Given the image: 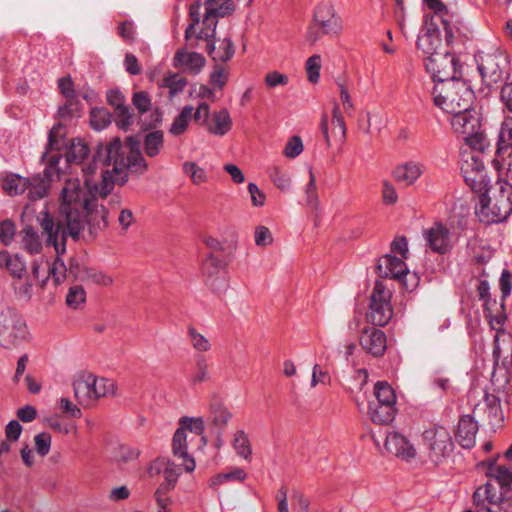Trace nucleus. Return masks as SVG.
Listing matches in <instances>:
<instances>
[{
    "label": "nucleus",
    "instance_id": "nucleus-1",
    "mask_svg": "<svg viewBox=\"0 0 512 512\" xmlns=\"http://www.w3.org/2000/svg\"><path fill=\"white\" fill-rule=\"evenodd\" d=\"M84 177V185L77 177L64 179L57 196L59 220H55L49 211L41 213L39 225L46 234V242L53 245L58 254L64 252L67 236L79 238L85 224L90 233H96L108 226V211L91 193L92 190L102 195L103 172L101 181H94L97 172V161L94 157L80 165Z\"/></svg>",
    "mask_w": 512,
    "mask_h": 512
},
{
    "label": "nucleus",
    "instance_id": "nucleus-2",
    "mask_svg": "<svg viewBox=\"0 0 512 512\" xmlns=\"http://www.w3.org/2000/svg\"><path fill=\"white\" fill-rule=\"evenodd\" d=\"M107 168L103 170L102 196L106 197L114 184H124L127 181V170L143 174L148 170V163L140 149V142L129 136L125 144L119 138H114L106 147Z\"/></svg>",
    "mask_w": 512,
    "mask_h": 512
},
{
    "label": "nucleus",
    "instance_id": "nucleus-3",
    "mask_svg": "<svg viewBox=\"0 0 512 512\" xmlns=\"http://www.w3.org/2000/svg\"><path fill=\"white\" fill-rule=\"evenodd\" d=\"M421 442L428 462L435 467L449 466L458 458L453 432L448 425L429 424L421 433Z\"/></svg>",
    "mask_w": 512,
    "mask_h": 512
},
{
    "label": "nucleus",
    "instance_id": "nucleus-4",
    "mask_svg": "<svg viewBox=\"0 0 512 512\" xmlns=\"http://www.w3.org/2000/svg\"><path fill=\"white\" fill-rule=\"evenodd\" d=\"M512 214V184L497 179L494 186L479 198L476 215L486 224L505 221Z\"/></svg>",
    "mask_w": 512,
    "mask_h": 512
},
{
    "label": "nucleus",
    "instance_id": "nucleus-5",
    "mask_svg": "<svg viewBox=\"0 0 512 512\" xmlns=\"http://www.w3.org/2000/svg\"><path fill=\"white\" fill-rule=\"evenodd\" d=\"M432 93L434 104L449 114L471 108L474 101L472 89L460 78L436 83Z\"/></svg>",
    "mask_w": 512,
    "mask_h": 512
},
{
    "label": "nucleus",
    "instance_id": "nucleus-6",
    "mask_svg": "<svg viewBox=\"0 0 512 512\" xmlns=\"http://www.w3.org/2000/svg\"><path fill=\"white\" fill-rule=\"evenodd\" d=\"M163 475L164 481L155 490L154 498L157 504V512H170L172 499L168 493L173 490L181 475L179 465L167 457H157L150 461L145 469V476L148 479H155Z\"/></svg>",
    "mask_w": 512,
    "mask_h": 512
},
{
    "label": "nucleus",
    "instance_id": "nucleus-7",
    "mask_svg": "<svg viewBox=\"0 0 512 512\" xmlns=\"http://www.w3.org/2000/svg\"><path fill=\"white\" fill-rule=\"evenodd\" d=\"M205 422L202 417H181L178 421V428L173 434L171 450L173 457L182 461L180 468L192 473L196 468V462L193 456L188 453L189 433L200 436L203 445H206V437L204 436Z\"/></svg>",
    "mask_w": 512,
    "mask_h": 512
},
{
    "label": "nucleus",
    "instance_id": "nucleus-8",
    "mask_svg": "<svg viewBox=\"0 0 512 512\" xmlns=\"http://www.w3.org/2000/svg\"><path fill=\"white\" fill-rule=\"evenodd\" d=\"M74 397L85 407L93 405L99 398L115 396L116 383L107 378H98L95 375L82 371L73 380Z\"/></svg>",
    "mask_w": 512,
    "mask_h": 512
},
{
    "label": "nucleus",
    "instance_id": "nucleus-9",
    "mask_svg": "<svg viewBox=\"0 0 512 512\" xmlns=\"http://www.w3.org/2000/svg\"><path fill=\"white\" fill-rule=\"evenodd\" d=\"M493 356L495 369L491 382L497 392L504 391L509 383L508 368L512 366V335L505 329L496 331Z\"/></svg>",
    "mask_w": 512,
    "mask_h": 512
},
{
    "label": "nucleus",
    "instance_id": "nucleus-10",
    "mask_svg": "<svg viewBox=\"0 0 512 512\" xmlns=\"http://www.w3.org/2000/svg\"><path fill=\"white\" fill-rule=\"evenodd\" d=\"M228 263L220 256L208 253L200 265V273L206 287L216 295L225 294L230 288Z\"/></svg>",
    "mask_w": 512,
    "mask_h": 512
},
{
    "label": "nucleus",
    "instance_id": "nucleus-11",
    "mask_svg": "<svg viewBox=\"0 0 512 512\" xmlns=\"http://www.w3.org/2000/svg\"><path fill=\"white\" fill-rule=\"evenodd\" d=\"M27 337V326L18 313L8 309L0 314V346L11 349L23 343Z\"/></svg>",
    "mask_w": 512,
    "mask_h": 512
},
{
    "label": "nucleus",
    "instance_id": "nucleus-12",
    "mask_svg": "<svg viewBox=\"0 0 512 512\" xmlns=\"http://www.w3.org/2000/svg\"><path fill=\"white\" fill-rule=\"evenodd\" d=\"M406 260L393 254H386L379 258L377 271L381 277L398 280L407 290H413L418 285V278L411 273Z\"/></svg>",
    "mask_w": 512,
    "mask_h": 512
},
{
    "label": "nucleus",
    "instance_id": "nucleus-13",
    "mask_svg": "<svg viewBox=\"0 0 512 512\" xmlns=\"http://www.w3.org/2000/svg\"><path fill=\"white\" fill-rule=\"evenodd\" d=\"M425 66L435 84L459 78L460 75V63L448 50L426 58Z\"/></svg>",
    "mask_w": 512,
    "mask_h": 512
},
{
    "label": "nucleus",
    "instance_id": "nucleus-14",
    "mask_svg": "<svg viewBox=\"0 0 512 512\" xmlns=\"http://www.w3.org/2000/svg\"><path fill=\"white\" fill-rule=\"evenodd\" d=\"M312 20L315 26L325 35L337 34L342 31L340 16L331 0H321L316 3Z\"/></svg>",
    "mask_w": 512,
    "mask_h": 512
},
{
    "label": "nucleus",
    "instance_id": "nucleus-15",
    "mask_svg": "<svg viewBox=\"0 0 512 512\" xmlns=\"http://www.w3.org/2000/svg\"><path fill=\"white\" fill-rule=\"evenodd\" d=\"M508 59L500 52L488 53L481 58L478 70L483 82L491 87L502 81L507 73Z\"/></svg>",
    "mask_w": 512,
    "mask_h": 512
},
{
    "label": "nucleus",
    "instance_id": "nucleus-16",
    "mask_svg": "<svg viewBox=\"0 0 512 512\" xmlns=\"http://www.w3.org/2000/svg\"><path fill=\"white\" fill-rule=\"evenodd\" d=\"M385 449L397 459L410 463L418 457L415 444L404 434L398 431L389 432L385 438Z\"/></svg>",
    "mask_w": 512,
    "mask_h": 512
},
{
    "label": "nucleus",
    "instance_id": "nucleus-17",
    "mask_svg": "<svg viewBox=\"0 0 512 512\" xmlns=\"http://www.w3.org/2000/svg\"><path fill=\"white\" fill-rule=\"evenodd\" d=\"M187 44V46L176 50L172 59L173 67L189 74L198 75L206 66V58L203 54L193 51L191 49L193 46L190 43Z\"/></svg>",
    "mask_w": 512,
    "mask_h": 512
},
{
    "label": "nucleus",
    "instance_id": "nucleus-18",
    "mask_svg": "<svg viewBox=\"0 0 512 512\" xmlns=\"http://www.w3.org/2000/svg\"><path fill=\"white\" fill-rule=\"evenodd\" d=\"M425 237L431 249L439 254L449 252L454 244V238L450 230L440 223L434 224L427 230Z\"/></svg>",
    "mask_w": 512,
    "mask_h": 512
},
{
    "label": "nucleus",
    "instance_id": "nucleus-19",
    "mask_svg": "<svg viewBox=\"0 0 512 512\" xmlns=\"http://www.w3.org/2000/svg\"><path fill=\"white\" fill-rule=\"evenodd\" d=\"M451 114L452 128L461 137L469 135V133H475L482 128L478 114L471 108Z\"/></svg>",
    "mask_w": 512,
    "mask_h": 512
},
{
    "label": "nucleus",
    "instance_id": "nucleus-20",
    "mask_svg": "<svg viewBox=\"0 0 512 512\" xmlns=\"http://www.w3.org/2000/svg\"><path fill=\"white\" fill-rule=\"evenodd\" d=\"M361 347L373 356H381L387 348L385 333L376 328H364L359 338Z\"/></svg>",
    "mask_w": 512,
    "mask_h": 512
},
{
    "label": "nucleus",
    "instance_id": "nucleus-21",
    "mask_svg": "<svg viewBox=\"0 0 512 512\" xmlns=\"http://www.w3.org/2000/svg\"><path fill=\"white\" fill-rule=\"evenodd\" d=\"M477 432V422L472 416L465 415L458 421L453 436L461 447L464 449H470L475 445Z\"/></svg>",
    "mask_w": 512,
    "mask_h": 512
},
{
    "label": "nucleus",
    "instance_id": "nucleus-22",
    "mask_svg": "<svg viewBox=\"0 0 512 512\" xmlns=\"http://www.w3.org/2000/svg\"><path fill=\"white\" fill-rule=\"evenodd\" d=\"M206 41L208 42L207 53L210 55L213 61L227 62L233 57L235 53V47L231 38H216L213 35Z\"/></svg>",
    "mask_w": 512,
    "mask_h": 512
},
{
    "label": "nucleus",
    "instance_id": "nucleus-23",
    "mask_svg": "<svg viewBox=\"0 0 512 512\" xmlns=\"http://www.w3.org/2000/svg\"><path fill=\"white\" fill-rule=\"evenodd\" d=\"M423 172L424 165L422 163L407 161L394 169L393 176L398 183L412 186L420 179Z\"/></svg>",
    "mask_w": 512,
    "mask_h": 512
},
{
    "label": "nucleus",
    "instance_id": "nucleus-24",
    "mask_svg": "<svg viewBox=\"0 0 512 512\" xmlns=\"http://www.w3.org/2000/svg\"><path fill=\"white\" fill-rule=\"evenodd\" d=\"M69 274L74 275V277L81 281L92 282L106 287L111 286L114 282L110 275L93 268L81 267L78 263L70 264Z\"/></svg>",
    "mask_w": 512,
    "mask_h": 512
},
{
    "label": "nucleus",
    "instance_id": "nucleus-25",
    "mask_svg": "<svg viewBox=\"0 0 512 512\" xmlns=\"http://www.w3.org/2000/svg\"><path fill=\"white\" fill-rule=\"evenodd\" d=\"M417 47L426 55V58L436 55L443 50L440 31L436 27H429L418 37Z\"/></svg>",
    "mask_w": 512,
    "mask_h": 512
},
{
    "label": "nucleus",
    "instance_id": "nucleus-26",
    "mask_svg": "<svg viewBox=\"0 0 512 512\" xmlns=\"http://www.w3.org/2000/svg\"><path fill=\"white\" fill-rule=\"evenodd\" d=\"M204 126L211 135L219 137L226 135L232 128L229 111L226 108L214 111Z\"/></svg>",
    "mask_w": 512,
    "mask_h": 512
},
{
    "label": "nucleus",
    "instance_id": "nucleus-27",
    "mask_svg": "<svg viewBox=\"0 0 512 512\" xmlns=\"http://www.w3.org/2000/svg\"><path fill=\"white\" fill-rule=\"evenodd\" d=\"M203 243L210 250L209 253L216 254L217 252H224L227 249L236 250L238 246V234L235 230L229 229L226 231V237L219 239L212 235H206L203 238Z\"/></svg>",
    "mask_w": 512,
    "mask_h": 512
},
{
    "label": "nucleus",
    "instance_id": "nucleus-28",
    "mask_svg": "<svg viewBox=\"0 0 512 512\" xmlns=\"http://www.w3.org/2000/svg\"><path fill=\"white\" fill-rule=\"evenodd\" d=\"M484 306L485 315L490 327L495 331L504 329L503 325L507 319V315L505 313L503 300L487 299L485 300Z\"/></svg>",
    "mask_w": 512,
    "mask_h": 512
},
{
    "label": "nucleus",
    "instance_id": "nucleus-29",
    "mask_svg": "<svg viewBox=\"0 0 512 512\" xmlns=\"http://www.w3.org/2000/svg\"><path fill=\"white\" fill-rule=\"evenodd\" d=\"M65 157L70 165L80 166L91 158V150L84 140L73 139L68 146Z\"/></svg>",
    "mask_w": 512,
    "mask_h": 512
},
{
    "label": "nucleus",
    "instance_id": "nucleus-30",
    "mask_svg": "<svg viewBox=\"0 0 512 512\" xmlns=\"http://www.w3.org/2000/svg\"><path fill=\"white\" fill-rule=\"evenodd\" d=\"M396 411V407L385 405L375 400H371L368 405V415L370 419L379 424L391 423L395 418Z\"/></svg>",
    "mask_w": 512,
    "mask_h": 512
},
{
    "label": "nucleus",
    "instance_id": "nucleus-31",
    "mask_svg": "<svg viewBox=\"0 0 512 512\" xmlns=\"http://www.w3.org/2000/svg\"><path fill=\"white\" fill-rule=\"evenodd\" d=\"M382 116L378 112L363 110L357 117V128L365 136H370L375 131H380Z\"/></svg>",
    "mask_w": 512,
    "mask_h": 512
},
{
    "label": "nucleus",
    "instance_id": "nucleus-32",
    "mask_svg": "<svg viewBox=\"0 0 512 512\" xmlns=\"http://www.w3.org/2000/svg\"><path fill=\"white\" fill-rule=\"evenodd\" d=\"M497 181L495 175L489 169L480 172L465 180L467 185L479 196V198L490 190Z\"/></svg>",
    "mask_w": 512,
    "mask_h": 512
},
{
    "label": "nucleus",
    "instance_id": "nucleus-33",
    "mask_svg": "<svg viewBox=\"0 0 512 512\" xmlns=\"http://www.w3.org/2000/svg\"><path fill=\"white\" fill-rule=\"evenodd\" d=\"M393 317L392 305L369 303L367 321L376 326H385Z\"/></svg>",
    "mask_w": 512,
    "mask_h": 512
},
{
    "label": "nucleus",
    "instance_id": "nucleus-34",
    "mask_svg": "<svg viewBox=\"0 0 512 512\" xmlns=\"http://www.w3.org/2000/svg\"><path fill=\"white\" fill-rule=\"evenodd\" d=\"M487 169L483 155L474 153L463 154L461 170L465 180Z\"/></svg>",
    "mask_w": 512,
    "mask_h": 512
},
{
    "label": "nucleus",
    "instance_id": "nucleus-35",
    "mask_svg": "<svg viewBox=\"0 0 512 512\" xmlns=\"http://www.w3.org/2000/svg\"><path fill=\"white\" fill-rule=\"evenodd\" d=\"M232 418L229 409L221 402H212L209 406V423L217 429H223Z\"/></svg>",
    "mask_w": 512,
    "mask_h": 512
},
{
    "label": "nucleus",
    "instance_id": "nucleus-36",
    "mask_svg": "<svg viewBox=\"0 0 512 512\" xmlns=\"http://www.w3.org/2000/svg\"><path fill=\"white\" fill-rule=\"evenodd\" d=\"M231 444L236 454L250 462L252 459V444L247 433L240 429L233 433Z\"/></svg>",
    "mask_w": 512,
    "mask_h": 512
},
{
    "label": "nucleus",
    "instance_id": "nucleus-37",
    "mask_svg": "<svg viewBox=\"0 0 512 512\" xmlns=\"http://www.w3.org/2000/svg\"><path fill=\"white\" fill-rule=\"evenodd\" d=\"M164 147V133L160 130L146 133L143 138V150L146 156H158Z\"/></svg>",
    "mask_w": 512,
    "mask_h": 512
},
{
    "label": "nucleus",
    "instance_id": "nucleus-38",
    "mask_svg": "<svg viewBox=\"0 0 512 512\" xmlns=\"http://www.w3.org/2000/svg\"><path fill=\"white\" fill-rule=\"evenodd\" d=\"M502 501V494L491 484L479 487L473 495V503L497 505Z\"/></svg>",
    "mask_w": 512,
    "mask_h": 512
},
{
    "label": "nucleus",
    "instance_id": "nucleus-39",
    "mask_svg": "<svg viewBox=\"0 0 512 512\" xmlns=\"http://www.w3.org/2000/svg\"><path fill=\"white\" fill-rule=\"evenodd\" d=\"M193 106H184L180 113L174 118L168 131L173 136H180L185 133L189 127V123L193 115Z\"/></svg>",
    "mask_w": 512,
    "mask_h": 512
},
{
    "label": "nucleus",
    "instance_id": "nucleus-40",
    "mask_svg": "<svg viewBox=\"0 0 512 512\" xmlns=\"http://www.w3.org/2000/svg\"><path fill=\"white\" fill-rule=\"evenodd\" d=\"M462 139L471 148L469 153L484 155L490 147V143L482 128L475 133H469V135L463 136Z\"/></svg>",
    "mask_w": 512,
    "mask_h": 512
},
{
    "label": "nucleus",
    "instance_id": "nucleus-41",
    "mask_svg": "<svg viewBox=\"0 0 512 512\" xmlns=\"http://www.w3.org/2000/svg\"><path fill=\"white\" fill-rule=\"evenodd\" d=\"M487 475L494 478L502 487L512 489V471L504 466L496 465L494 460L487 461Z\"/></svg>",
    "mask_w": 512,
    "mask_h": 512
},
{
    "label": "nucleus",
    "instance_id": "nucleus-42",
    "mask_svg": "<svg viewBox=\"0 0 512 512\" xmlns=\"http://www.w3.org/2000/svg\"><path fill=\"white\" fill-rule=\"evenodd\" d=\"M186 85V78L173 72H168L167 74H165L161 80V83L159 84L160 87L167 88L169 90L170 98H173L178 93L182 92Z\"/></svg>",
    "mask_w": 512,
    "mask_h": 512
},
{
    "label": "nucleus",
    "instance_id": "nucleus-43",
    "mask_svg": "<svg viewBox=\"0 0 512 512\" xmlns=\"http://www.w3.org/2000/svg\"><path fill=\"white\" fill-rule=\"evenodd\" d=\"M485 418L489 424L493 425L502 419V410L500 406V399L493 394H486L484 399Z\"/></svg>",
    "mask_w": 512,
    "mask_h": 512
},
{
    "label": "nucleus",
    "instance_id": "nucleus-44",
    "mask_svg": "<svg viewBox=\"0 0 512 512\" xmlns=\"http://www.w3.org/2000/svg\"><path fill=\"white\" fill-rule=\"evenodd\" d=\"M30 185V180L19 175H10L3 180V189L10 196L24 193Z\"/></svg>",
    "mask_w": 512,
    "mask_h": 512
},
{
    "label": "nucleus",
    "instance_id": "nucleus-45",
    "mask_svg": "<svg viewBox=\"0 0 512 512\" xmlns=\"http://www.w3.org/2000/svg\"><path fill=\"white\" fill-rule=\"evenodd\" d=\"M392 295V289L387 283L383 280H377L374 283L369 303L391 305Z\"/></svg>",
    "mask_w": 512,
    "mask_h": 512
},
{
    "label": "nucleus",
    "instance_id": "nucleus-46",
    "mask_svg": "<svg viewBox=\"0 0 512 512\" xmlns=\"http://www.w3.org/2000/svg\"><path fill=\"white\" fill-rule=\"evenodd\" d=\"M271 182L282 192H286L292 185L290 174L279 166H271L268 170Z\"/></svg>",
    "mask_w": 512,
    "mask_h": 512
},
{
    "label": "nucleus",
    "instance_id": "nucleus-47",
    "mask_svg": "<svg viewBox=\"0 0 512 512\" xmlns=\"http://www.w3.org/2000/svg\"><path fill=\"white\" fill-rule=\"evenodd\" d=\"M374 400L395 407L396 395L391 385L385 381L377 382L374 386Z\"/></svg>",
    "mask_w": 512,
    "mask_h": 512
},
{
    "label": "nucleus",
    "instance_id": "nucleus-48",
    "mask_svg": "<svg viewBox=\"0 0 512 512\" xmlns=\"http://www.w3.org/2000/svg\"><path fill=\"white\" fill-rule=\"evenodd\" d=\"M141 451L137 447L128 445H118L113 449L112 459L116 463L123 464L135 461L140 456Z\"/></svg>",
    "mask_w": 512,
    "mask_h": 512
},
{
    "label": "nucleus",
    "instance_id": "nucleus-49",
    "mask_svg": "<svg viewBox=\"0 0 512 512\" xmlns=\"http://www.w3.org/2000/svg\"><path fill=\"white\" fill-rule=\"evenodd\" d=\"M507 149H512V117H506L501 124L497 154L502 155Z\"/></svg>",
    "mask_w": 512,
    "mask_h": 512
},
{
    "label": "nucleus",
    "instance_id": "nucleus-50",
    "mask_svg": "<svg viewBox=\"0 0 512 512\" xmlns=\"http://www.w3.org/2000/svg\"><path fill=\"white\" fill-rule=\"evenodd\" d=\"M182 168L194 185H202L208 181L206 170L196 162L186 161L183 163Z\"/></svg>",
    "mask_w": 512,
    "mask_h": 512
},
{
    "label": "nucleus",
    "instance_id": "nucleus-51",
    "mask_svg": "<svg viewBox=\"0 0 512 512\" xmlns=\"http://www.w3.org/2000/svg\"><path fill=\"white\" fill-rule=\"evenodd\" d=\"M22 243L31 254H38L42 250V241L38 233L32 227H26L22 231Z\"/></svg>",
    "mask_w": 512,
    "mask_h": 512
},
{
    "label": "nucleus",
    "instance_id": "nucleus-52",
    "mask_svg": "<svg viewBox=\"0 0 512 512\" xmlns=\"http://www.w3.org/2000/svg\"><path fill=\"white\" fill-rule=\"evenodd\" d=\"M29 180L30 185L26 191H28V196L30 199H41L48 194L50 186L46 179L38 175Z\"/></svg>",
    "mask_w": 512,
    "mask_h": 512
},
{
    "label": "nucleus",
    "instance_id": "nucleus-53",
    "mask_svg": "<svg viewBox=\"0 0 512 512\" xmlns=\"http://www.w3.org/2000/svg\"><path fill=\"white\" fill-rule=\"evenodd\" d=\"M86 302V291L80 285L71 287L66 295V304L72 310L82 309Z\"/></svg>",
    "mask_w": 512,
    "mask_h": 512
},
{
    "label": "nucleus",
    "instance_id": "nucleus-54",
    "mask_svg": "<svg viewBox=\"0 0 512 512\" xmlns=\"http://www.w3.org/2000/svg\"><path fill=\"white\" fill-rule=\"evenodd\" d=\"M229 75L228 68L220 64L215 65L209 77L211 87L215 90H222L228 82Z\"/></svg>",
    "mask_w": 512,
    "mask_h": 512
},
{
    "label": "nucleus",
    "instance_id": "nucleus-55",
    "mask_svg": "<svg viewBox=\"0 0 512 512\" xmlns=\"http://www.w3.org/2000/svg\"><path fill=\"white\" fill-rule=\"evenodd\" d=\"M188 335L195 351L206 353L211 350L212 345L210 340L205 335L199 333L195 328L190 327L188 329Z\"/></svg>",
    "mask_w": 512,
    "mask_h": 512
},
{
    "label": "nucleus",
    "instance_id": "nucleus-56",
    "mask_svg": "<svg viewBox=\"0 0 512 512\" xmlns=\"http://www.w3.org/2000/svg\"><path fill=\"white\" fill-rule=\"evenodd\" d=\"M322 67L321 56L314 54L310 56L305 63V70L308 81L312 84L318 83L320 79V70Z\"/></svg>",
    "mask_w": 512,
    "mask_h": 512
},
{
    "label": "nucleus",
    "instance_id": "nucleus-57",
    "mask_svg": "<svg viewBox=\"0 0 512 512\" xmlns=\"http://www.w3.org/2000/svg\"><path fill=\"white\" fill-rule=\"evenodd\" d=\"M6 264L7 269L14 277L21 278L25 272V265L18 257L10 258L7 253H0V265Z\"/></svg>",
    "mask_w": 512,
    "mask_h": 512
},
{
    "label": "nucleus",
    "instance_id": "nucleus-58",
    "mask_svg": "<svg viewBox=\"0 0 512 512\" xmlns=\"http://www.w3.org/2000/svg\"><path fill=\"white\" fill-rule=\"evenodd\" d=\"M49 428L63 435L75 433L77 428L76 425L61 419L58 416H52L46 419Z\"/></svg>",
    "mask_w": 512,
    "mask_h": 512
},
{
    "label": "nucleus",
    "instance_id": "nucleus-59",
    "mask_svg": "<svg viewBox=\"0 0 512 512\" xmlns=\"http://www.w3.org/2000/svg\"><path fill=\"white\" fill-rule=\"evenodd\" d=\"M289 77L277 70L269 71L264 76V84L268 89L287 86Z\"/></svg>",
    "mask_w": 512,
    "mask_h": 512
},
{
    "label": "nucleus",
    "instance_id": "nucleus-60",
    "mask_svg": "<svg viewBox=\"0 0 512 512\" xmlns=\"http://www.w3.org/2000/svg\"><path fill=\"white\" fill-rule=\"evenodd\" d=\"M61 156L59 154L48 156V152L46 151L42 155V161L46 163V167L44 169V175L47 178V181L53 179L54 176L59 175V162Z\"/></svg>",
    "mask_w": 512,
    "mask_h": 512
},
{
    "label": "nucleus",
    "instance_id": "nucleus-61",
    "mask_svg": "<svg viewBox=\"0 0 512 512\" xmlns=\"http://www.w3.org/2000/svg\"><path fill=\"white\" fill-rule=\"evenodd\" d=\"M331 123L335 136H338L341 141H344L346 139V124L338 105H335L332 109Z\"/></svg>",
    "mask_w": 512,
    "mask_h": 512
},
{
    "label": "nucleus",
    "instance_id": "nucleus-62",
    "mask_svg": "<svg viewBox=\"0 0 512 512\" xmlns=\"http://www.w3.org/2000/svg\"><path fill=\"white\" fill-rule=\"evenodd\" d=\"M303 150L304 145L302 139L299 136L294 135L290 137L289 140L287 141L283 150V155L286 158L293 159L299 156L303 152Z\"/></svg>",
    "mask_w": 512,
    "mask_h": 512
},
{
    "label": "nucleus",
    "instance_id": "nucleus-63",
    "mask_svg": "<svg viewBox=\"0 0 512 512\" xmlns=\"http://www.w3.org/2000/svg\"><path fill=\"white\" fill-rule=\"evenodd\" d=\"M91 126L95 130H102L110 123L109 113L105 109H93L90 113Z\"/></svg>",
    "mask_w": 512,
    "mask_h": 512
},
{
    "label": "nucleus",
    "instance_id": "nucleus-64",
    "mask_svg": "<svg viewBox=\"0 0 512 512\" xmlns=\"http://www.w3.org/2000/svg\"><path fill=\"white\" fill-rule=\"evenodd\" d=\"M132 103L141 115L151 110L152 107L151 97L145 91L135 92L132 96Z\"/></svg>",
    "mask_w": 512,
    "mask_h": 512
}]
</instances>
